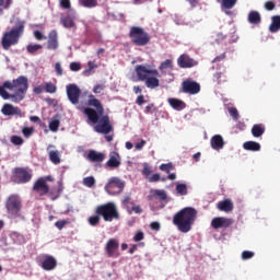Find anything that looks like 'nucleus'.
Segmentation results:
<instances>
[{
	"label": "nucleus",
	"mask_w": 280,
	"mask_h": 280,
	"mask_svg": "<svg viewBox=\"0 0 280 280\" xmlns=\"http://www.w3.org/2000/svg\"><path fill=\"white\" fill-rule=\"evenodd\" d=\"M88 106L83 109L84 115H86L89 121L91 124H95L94 130L98 135H105V139L108 143L113 141V125L110 124V117L108 115H104V105L100 100L95 98V95H89Z\"/></svg>",
	"instance_id": "nucleus-1"
},
{
	"label": "nucleus",
	"mask_w": 280,
	"mask_h": 280,
	"mask_svg": "<svg viewBox=\"0 0 280 280\" xmlns=\"http://www.w3.org/2000/svg\"><path fill=\"white\" fill-rule=\"evenodd\" d=\"M27 89H30V83L26 77L20 75L18 79L5 81L0 85V97L2 100H11L15 104H19V102L25 100Z\"/></svg>",
	"instance_id": "nucleus-2"
},
{
	"label": "nucleus",
	"mask_w": 280,
	"mask_h": 280,
	"mask_svg": "<svg viewBox=\"0 0 280 280\" xmlns=\"http://www.w3.org/2000/svg\"><path fill=\"white\" fill-rule=\"evenodd\" d=\"M196 218H198V211L195 208L186 207L175 213L173 224L177 226L180 233H189L194 222H196Z\"/></svg>",
	"instance_id": "nucleus-3"
},
{
	"label": "nucleus",
	"mask_w": 280,
	"mask_h": 280,
	"mask_svg": "<svg viewBox=\"0 0 280 280\" xmlns=\"http://www.w3.org/2000/svg\"><path fill=\"white\" fill-rule=\"evenodd\" d=\"M139 82H144L147 89H159L161 86V74L156 69H150L144 65H138L135 68Z\"/></svg>",
	"instance_id": "nucleus-4"
},
{
	"label": "nucleus",
	"mask_w": 280,
	"mask_h": 280,
	"mask_svg": "<svg viewBox=\"0 0 280 280\" xmlns=\"http://www.w3.org/2000/svg\"><path fill=\"white\" fill-rule=\"evenodd\" d=\"M23 32H25V24L23 23H20L16 27L5 32L1 39L2 49L8 51L12 45H19V38L23 36Z\"/></svg>",
	"instance_id": "nucleus-5"
},
{
	"label": "nucleus",
	"mask_w": 280,
	"mask_h": 280,
	"mask_svg": "<svg viewBox=\"0 0 280 280\" xmlns=\"http://www.w3.org/2000/svg\"><path fill=\"white\" fill-rule=\"evenodd\" d=\"M95 213H98L104 222H113V220H119V210H117V205L109 201L107 203L98 205L95 210Z\"/></svg>",
	"instance_id": "nucleus-6"
},
{
	"label": "nucleus",
	"mask_w": 280,
	"mask_h": 280,
	"mask_svg": "<svg viewBox=\"0 0 280 280\" xmlns=\"http://www.w3.org/2000/svg\"><path fill=\"white\" fill-rule=\"evenodd\" d=\"M129 38L137 47H145V45L150 44V34L141 26H131Z\"/></svg>",
	"instance_id": "nucleus-7"
},
{
	"label": "nucleus",
	"mask_w": 280,
	"mask_h": 280,
	"mask_svg": "<svg viewBox=\"0 0 280 280\" xmlns=\"http://www.w3.org/2000/svg\"><path fill=\"white\" fill-rule=\"evenodd\" d=\"M32 171H28L25 167H15L10 180L15 185H25V183H30V180H32Z\"/></svg>",
	"instance_id": "nucleus-8"
},
{
	"label": "nucleus",
	"mask_w": 280,
	"mask_h": 280,
	"mask_svg": "<svg viewBox=\"0 0 280 280\" xmlns=\"http://www.w3.org/2000/svg\"><path fill=\"white\" fill-rule=\"evenodd\" d=\"M33 191H36L38 196H47V194L50 196L51 200H56L58 196H60V189L57 190V194L54 195L55 190H49V185L45 183V178L39 177L35 184L33 185Z\"/></svg>",
	"instance_id": "nucleus-9"
},
{
	"label": "nucleus",
	"mask_w": 280,
	"mask_h": 280,
	"mask_svg": "<svg viewBox=\"0 0 280 280\" xmlns=\"http://www.w3.org/2000/svg\"><path fill=\"white\" fill-rule=\"evenodd\" d=\"M126 188V182L121 180L119 177H112L105 185V191L109 196H117L124 191Z\"/></svg>",
	"instance_id": "nucleus-10"
},
{
	"label": "nucleus",
	"mask_w": 280,
	"mask_h": 280,
	"mask_svg": "<svg viewBox=\"0 0 280 280\" xmlns=\"http://www.w3.org/2000/svg\"><path fill=\"white\" fill-rule=\"evenodd\" d=\"M5 207L7 211H9L12 215H19L22 207L19 195H11L7 200Z\"/></svg>",
	"instance_id": "nucleus-11"
},
{
	"label": "nucleus",
	"mask_w": 280,
	"mask_h": 280,
	"mask_svg": "<svg viewBox=\"0 0 280 280\" xmlns=\"http://www.w3.org/2000/svg\"><path fill=\"white\" fill-rule=\"evenodd\" d=\"M182 91L183 93H187L188 95H198V93L200 92V83L191 79H187L182 83Z\"/></svg>",
	"instance_id": "nucleus-12"
},
{
	"label": "nucleus",
	"mask_w": 280,
	"mask_h": 280,
	"mask_svg": "<svg viewBox=\"0 0 280 280\" xmlns=\"http://www.w3.org/2000/svg\"><path fill=\"white\" fill-rule=\"evenodd\" d=\"M39 266L43 270L50 272L51 270H56L58 266V260H56V257L51 255H44L40 258Z\"/></svg>",
	"instance_id": "nucleus-13"
},
{
	"label": "nucleus",
	"mask_w": 280,
	"mask_h": 280,
	"mask_svg": "<svg viewBox=\"0 0 280 280\" xmlns=\"http://www.w3.org/2000/svg\"><path fill=\"white\" fill-rule=\"evenodd\" d=\"M67 95L71 104H80V95H82V90H80L77 84H69L67 85Z\"/></svg>",
	"instance_id": "nucleus-14"
},
{
	"label": "nucleus",
	"mask_w": 280,
	"mask_h": 280,
	"mask_svg": "<svg viewBox=\"0 0 280 280\" xmlns=\"http://www.w3.org/2000/svg\"><path fill=\"white\" fill-rule=\"evenodd\" d=\"M119 241L109 238L105 246V252L109 257H119Z\"/></svg>",
	"instance_id": "nucleus-15"
},
{
	"label": "nucleus",
	"mask_w": 280,
	"mask_h": 280,
	"mask_svg": "<svg viewBox=\"0 0 280 280\" xmlns=\"http://www.w3.org/2000/svg\"><path fill=\"white\" fill-rule=\"evenodd\" d=\"M233 224L232 219L224 217H215L211 221L212 229H229Z\"/></svg>",
	"instance_id": "nucleus-16"
},
{
	"label": "nucleus",
	"mask_w": 280,
	"mask_h": 280,
	"mask_svg": "<svg viewBox=\"0 0 280 280\" xmlns=\"http://www.w3.org/2000/svg\"><path fill=\"white\" fill-rule=\"evenodd\" d=\"M177 65L180 69H191V67H198V61L188 55H182L177 59Z\"/></svg>",
	"instance_id": "nucleus-17"
},
{
	"label": "nucleus",
	"mask_w": 280,
	"mask_h": 280,
	"mask_svg": "<svg viewBox=\"0 0 280 280\" xmlns=\"http://www.w3.org/2000/svg\"><path fill=\"white\" fill-rule=\"evenodd\" d=\"M1 113L2 115H4L5 117H13V115H16L18 117L22 116V112L21 108L10 104V103H5L2 108H1Z\"/></svg>",
	"instance_id": "nucleus-18"
},
{
	"label": "nucleus",
	"mask_w": 280,
	"mask_h": 280,
	"mask_svg": "<svg viewBox=\"0 0 280 280\" xmlns=\"http://www.w3.org/2000/svg\"><path fill=\"white\" fill-rule=\"evenodd\" d=\"M58 47H60V44L58 42V32L50 31L48 34L47 49H49V51H56Z\"/></svg>",
	"instance_id": "nucleus-19"
},
{
	"label": "nucleus",
	"mask_w": 280,
	"mask_h": 280,
	"mask_svg": "<svg viewBox=\"0 0 280 280\" xmlns=\"http://www.w3.org/2000/svg\"><path fill=\"white\" fill-rule=\"evenodd\" d=\"M107 167H110V170H117L119 165H121V156L118 152H112L109 154V160L106 162Z\"/></svg>",
	"instance_id": "nucleus-20"
},
{
	"label": "nucleus",
	"mask_w": 280,
	"mask_h": 280,
	"mask_svg": "<svg viewBox=\"0 0 280 280\" xmlns=\"http://www.w3.org/2000/svg\"><path fill=\"white\" fill-rule=\"evenodd\" d=\"M104 159H106V154L102 152L90 150L88 153V161H91V163H102Z\"/></svg>",
	"instance_id": "nucleus-21"
},
{
	"label": "nucleus",
	"mask_w": 280,
	"mask_h": 280,
	"mask_svg": "<svg viewBox=\"0 0 280 280\" xmlns=\"http://www.w3.org/2000/svg\"><path fill=\"white\" fill-rule=\"evenodd\" d=\"M51 148H56L54 144H49L47 147V152L49 156V161L54 163V165H60L61 160H60V151H51Z\"/></svg>",
	"instance_id": "nucleus-22"
},
{
	"label": "nucleus",
	"mask_w": 280,
	"mask_h": 280,
	"mask_svg": "<svg viewBox=\"0 0 280 280\" xmlns=\"http://www.w3.org/2000/svg\"><path fill=\"white\" fill-rule=\"evenodd\" d=\"M217 207L219 211H224L225 213H230V211H233V201H231V199H225L223 201H219Z\"/></svg>",
	"instance_id": "nucleus-23"
},
{
	"label": "nucleus",
	"mask_w": 280,
	"mask_h": 280,
	"mask_svg": "<svg viewBox=\"0 0 280 280\" xmlns=\"http://www.w3.org/2000/svg\"><path fill=\"white\" fill-rule=\"evenodd\" d=\"M211 148L213 150H222L224 148V139L222 136L217 135L211 138Z\"/></svg>",
	"instance_id": "nucleus-24"
},
{
	"label": "nucleus",
	"mask_w": 280,
	"mask_h": 280,
	"mask_svg": "<svg viewBox=\"0 0 280 280\" xmlns=\"http://www.w3.org/2000/svg\"><path fill=\"white\" fill-rule=\"evenodd\" d=\"M167 102L175 110H184V108H187V104L178 98H168Z\"/></svg>",
	"instance_id": "nucleus-25"
},
{
	"label": "nucleus",
	"mask_w": 280,
	"mask_h": 280,
	"mask_svg": "<svg viewBox=\"0 0 280 280\" xmlns=\"http://www.w3.org/2000/svg\"><path fill=\"white\" fill-rule=\"evenodd\" d=\"M266 132V126L264 124H256L252 127V135L256 139H259Z\"/></svg>",
	"instance_id": "nucleus-26"
},
{
	"label": "nucleus",
	"mask_w": 280,
	"mask_h": 280,
	"mask_svg": "<svg viewBox=\"0 0 280 280\" xmlns=\"http://www.w3.org/2000/svg\"><path fill=\"white\" fill-rule=\"evenodd\" d=\"M243 148L249 152H259V150H261V144L255 141H246L244 142Z\"/></svg>",
	"instance_id": "nucleus-27"
},
{
	"label": "nucleus",
	"mask_w": 280,
	"mask_h": 280,
	"mask_svg": "<svg viewBox=\"0 0 280 280\" xmlns=\"http://www.w3.org/2000/svg\"><path fill=\"white\" fill-rule=\"evenodd\" d=\"M248 23L252 25H259L261 23V14L258 11H250L248 13Z\"/></svg>",
	"instance_id": "nucleus-28"
},
{
	"label": "nucleus",
	"mask_w": 280,
	"mask_h": 280,
	"mask_svg": "<svg viewBox=\"0 0 280 280\" xmlns=\"http://www.w3.org/2000/svg\"><path fill=\"white\" fill-rule=\"evenodd\" d=\"M212 82L215 84H222V82H226V73L224 71L214 72L212 75Z\"/></svg>",
	"instance_id": "nucleus-29"
},
{
	"label": "nucleus",
	"mask_w": 280,
	"mask_h": 280,
	"mask_svg": "<svg viewBox=\"0 0 280 280\" xmlns=\"http://www.w3.org/2000/svg\"><path fill=\"white\" fill-rule=\"evenodd\" d=\"M271 24L269 26L270 32L276 33L280 31V15H273L271 18Z\"/></svg>",
	"instance_id": "nucleus-30"
},
{
	"label": "nucleus",
	"mask_w": 280,
	"mask_h": 280,
	"mask_svg": "<svg viewBox=\"0 0 280 280\" xmlns=\"http://www.w3.org/2000/svg\"><path fill=\"white\" fill-rule=\"evenodd\" d=\"M40 49H43V45H40V44H28L26 46V51L31 56H36V54H38V51H40Z\"/></svg>",
	"instance_id": "nucleus-31"
},
{
	"label": "nucleus",
	"mask_w": 280,
	"mask_h": 280,
	"mask_svg": "<svg viewBox=\"0 0 280 280\" xmlns=\"http://www.w3.org/2000/svg\"><path fill=\"white\" fill-rule=\"evenodd\" d=\"M100 222H102V217L100 213H95L88 219L90 226H100Z\"/></svg>",
	"instance_id": "nucleus-32"
},
{
	"label": "nucleus",
	"mask_w": 280,
	"mask_h": 280,
	"mask_svg": "<svg viewBox=\"0 0 280 280\" xmlns=\"http://www.w3.org/2000/svg\"><path fill=\"white\" fill-rule=\"evenodd\" d=\"M237 5V0H221V8L223 10H233Z\"/></svg>",
	"instance_id": "nucleus-33"
},
{
	"label": "nucleus",
	"mask_w": 280,
	"mask_h": 280,
	"mask_svg": "<svg viewBox=\"0 0 280 280\" xmlns=\"http://www.w3.org/2000/svg\"><path fill=\"white\" fill-rule=\"evenodd\" d=\"M61 25H63V27H75V22H73V18L71 16H66V18H61Z\"/></svg>",
	"instance_id": "nucleus-34"
},
{
	"label": "nucleus",
	"mask_w": 280,
	"mask_h": 280,
	"mask_svg": "<svg viewBox=\"0 0 280 280\" xmlns=\"http://www.w3.org/2000/svg\"><path fill=\"white\" fill-rule=\"evenodd\" d=\"M13 0H0V16L3 15V10L12 8Z\"/></svg>",
	"instance_id": "nucleus-35"
},
{
	"label": "nucleus",
	"mask_w": 280,
	"mask_h": 280,
	"mask_svg": "<svg viewBox=\"0 0 280 280\" xmlns=\"http://www.w3.org/2000/svg\"><path fill=\"white\" fill-rule=\"evenodd\" d=\"M165 69H174V62L172 61V59H166L160 65V71L164 72Z\"/></svg>",
	"instance_id": "nucleus-36"
},
{
	"label": "nucleus",
	"mask_w": 280,
	"mask_h": 280,
	"mask_svg": "<svg viewBox=\"0 0 280 280\" xmlns=\"http://www.w3.org/2000/svg\"><path fill=\"white\" fill-rule=\"evenodd\" d=\"M127 212L129 213V215H132V213L141 215V213H143V208H141V206H132L131 208L127 207Z\"/></svg>",
	"instance_id": "nucleus-37"
},
{
	"label": "nucleus",
	"mask_w": 280,
	"mask_h": 280,
	"mask_svg": "<svg viewBox=\"0 0 280 280\" xmlns=\"http://www.w3.org/2000/svg\"><path fill=\"white\" fill-rule=\"evenodd\" d=\"M153 196L159 198V200H167V192L165 190L155 189L153 190Z\"/></svg>",
	"instance_id": "nucleus-38"
},
{
	"label": "nucleus",
	"mask_w": 280,
	"mask_h": 280,
	"mask_svg": "<svg viewBox=\"0 0 280 280\" xmlns=\"http://www.w3.org/2000/svg\"><path fill=\"white\" fill-rule=\"evenodd\" d=\"M176 191L179 196H187V184H177Z\"/></svg>",
	"instance_id": "nucleus-39"
},
{
	"label": "nucleus",
	"mask_w": 280,
	"mask_h": 280,
	"mask_svg": "<svg viewBox=\"0 0 280 280\" xmlns=\"http://www.w3.org/2000/svg\"><path fill=\"white\" fill-rule=\"evenodd\" d=\"M58 128H60V120L54 119L49 122V130L51 132H58Z\"/></svg>",
	"instance_id": "nucleus-40"
},
{
	"label": "nucleus",
	"mask_w": 280,
	"mask_h": 280,
	"mask_svg": "<svg viewBox=\"0 0 280 280\" xmlns=\"http://www.w3.org/2000/svg\"><path fill=\"white\" fill-rule=\"evenodd\" d=\"M56 91H58V89L56 88V84L48 82L45 84V92L46 93H50L54 94L56 93Z\"/></svg>",
	"instance_id": "nucleus-41"
},
{
	"label": "nucleus",
	"mask_w": 280,
	"mask_h": 280,
	"mask_svg": "<svg viewBox=\"0 0 280 280\" xmlns=\"http://www.w3.org/2000/svg\"><path fill=\"white\" fill-rule=\"evenodd\" d=\"M83 185L85 187H90V188L93 187V185H95V177H93V176L84 177Z\"/></svg>",
	"instance_id": "nucleus-42"
},
{
	"label": "nucleus",
	"mask_w": 280,
	"mask_h": 280,
	"mask_svg": "<svg viewBox=\"0 0 280 280\" xmlns=\"http://www.w3.org/2000/svg\"><path fill=\"white\" fill-rule=\"evenodd\" d=\"M160 170H161V172H165L166 174H170V172H172V170H174V164H172V163L161 164Z\"/></svg>",
	"instance_id": "nucleus-43"
},
{
	"label": "nucleus",
	"mask_w": 280,
	"mask_h": 280,
	"mask_svg": "<svg viewBox=\"0 0 280 280\" xmlns=\"http://www.w3.org/2000/svg\"><path fill=\"white\" fill-rule=\"evenodd\" d=\"M82 5L84 8H96L97 5V0H83Z\"/></svg>",
	"instance_id": "nucleus-44"
},
{
	"label": "nucleus",
	"mask_w": 280,
	"mask_h": 280,
	"mask_svg": "<svg viewBox=\"0 0 280 280\" xmlns=\"http://www.w3.org/2000/svg\"><path fill=\"white\" fill-rule=\"evenodd\" d=\"M229 114L231 115V117L237 121V119H240V112H237V108L235 107H231L229 108Z\"/></svg>",
	"instance_id": "nucleus-45"
},
{
	"label": "nucleus",
	"mask_w": 280,
	"mask_h": 280,
	"mask_svg": "<svg viewBox=\"0 0 280 280\" xmlns=\"http://www.w3.org/2000/svg\"><path fill=\"white\" fill-rule=\"evenodd\" d=\"M142 174L148 178L150 174H152V167L148 163H144L143 168H142Z\"/></svg>",
	"instance_id": "nucleus-46"
},
{
	"label": "nucleus",
	"mask_w": 280,
	"mask_h": 280,
	"mask_svg": "<svg viewBox=\"0 0 280 280\" xmlns=\"http://www.w3.org/2000/svg\"><path fill=\"white\" fill-rule=\"evenodd\" d=\"M67 224H69V221H67V220H60V221H57V222L55 223V226H56L59 231H62V230L67 226Z\"/></svg>",
	"instance_id": "nucleus-47"
},
{
	"label": "nucleus",
	"mask_w": 280,
	"mask_h": 280,
	"mask_svg": "<svg viewBox=\"0 0 280 280\" xmlns=\"http://www.w3.org/2000/svg\"><path fill=\"white\" fill-rule=\"evenodd\" d=\"M253 257H255V253H254V252L244 250V252L242 253V259H243V260L253 259Z\"/></svg>",
	"instance_id": "nucleus-48"
},
{
	"label": "nucleus",
	"mask_w": 280,
	"mask_h": 280,
	"mask_svg": "<svg viewBox=\"0 0 280 280\" xmlns=\"http://www.w3.org/2000/svg\"><path fill=\"white\" fill-rule=\"evenodd\" d=\"M59 5L63 10H69L71 8V0H59Z\"/></svg>",
	"instance_id": "nucleus-49"
},
{
	"label": "nucleus",
	"mask_w": 280,
	"mask_h": 280,
	"mask_svg": "<svg viewBox=\"0 0 280 280\" xmlns=\"http://www.w3.org/2000/svg\"><path fill=\"white\" fill-rule=\"evenodd\" d=\"M11 142L13 143V145H23V138L19 136H13L11 137Z\"/></svg>",
	"instance_id": "nucleus-50"
},
{
	"label": "nucleus",
	"mask_w": 280,
	"mask_h": 280,
	"mask_svg": "<svg viewBox=\"0 0 280 280\" xmlns=\"http://www.w3.org/2000/svg\"><path fill=\"white\" fill-rule=\"evenodd\" d=\"M144 237L145 234L143 233V231H138L133 236V242H141L142 240H144Z\"/></svg>",
	"instance_id": "nucleus-51"
},
{
	"label": "nucleus",
	"mask_w": 280,
	"mask_h": 280,
	"mask_svg": "<svg viewBox=\"0 0 280 280\" xmlns=\"http://www.w3.org/2000/svg\"><path fill=\"white\" fill-rule=\"evenodd\" d=\"M24 137L30 138L32 135H34V128L32 127H24L22 130Z\"/></svg>",
	"instance_id": "nucleus-52"
},
{
	"label": "nucleus",
	"mask_w": 280,
	"mask_h": 280,
	"mask_svg": "<svg viewBox=\"0 0 280 280\" xmlns=\"http://www.w3.org/2000/svg\"><path fill=\"white\" fill-rule=\"evenodd\" d=\"M147 179L149 183H159V180H161V174L155 173L152 176H149Z\"/></svg>",
	"instance_id": "nucleus-53"
},
{
	"label": "nucleus",
	"mask_w": 280,
	"mask_h": 280,
	"mask_svg": "<svg viewBox=\"0 0 280 280\" xmlns=\"http://www.w3.org/2000/svg\"><path fill=\"white\" fill-rule=\"evenodd\" d=\"M130 200H132V198L130 197V195H127V196H125L124 197V199H122V205L126 207V209H128V205H135V201H131L130 202Z\"/></svg>",
	"instance_id": "nucleus-54"
},
{
	"label": "nucleus",
	"mask_w": 280,
	"mask_h": 280,
	"mask_svg": "<svg viewBox=\"0 0 280 280\" xmlns=\"http://www.w3.org/2000/svg\"><path fill=\"white\" fill-rule=\"evenodd\" d=\"M82 69V65L80 62H71L70 63V71H80Z\"/></svg>",
	"instance_id": "nucleus-55"
},
{
	"label": "nucleus",
	"mask_w": 280,
	"mask_h": 280,
	"mask_svg": "<svg viewBox=\"0 0 280 280\" xmlns=\"http://www.w3.org/2000/svg\"><path fill=\"white\" fill-rule=\"evenodd\" d=\"M34 36H35L36 40H47V37L45 35H43V32H40V31H35Z\"/></svg>",
	"instance_id": "nucleus-56"
},
{
	"label": "nucleus",
	"mask_w": 280,
	"mask_h": 280,
	"mask_svg": "<svg viewBox=\"0 0 280 280\" xmlns=\"http://www.w3.org/2000/svg\"><path fill=\"white\" fill-rule=\"evenodd\" d=\"M88 67L89 69L84 70V73H89L93 71V69H97V63H95V61H89Z\"/></svg>",
	"instance_id": "nucleus-57"
},
{
	"label": "nucleus",
	"mask_w": 280,
	"mask_h": 280,
	"mask_svg": "<svg viewBox=\"0 0 280 280\" xmlns=\"http://www.w3.org/2000/svg\"><path fill=\"white\" fill-rule=\"evenodd\" d=\"M145 96H143V95H139L138 97H137V100H136V104L138 105V106H143V104H145Z\"/></svg>",
	"instance_id": "nucleus-58"
},
{
	"label": "nucleus",
	"mask_w": 280,
	"mask_h": 280,
	"mask_svg": "<svg viewBox=\"0 0 280 280\" xmlns=\"http://www.w3.org/2000/svg\"><path fill=\"white\" fill-rule=\"evenodd\" d=\"M276 7H277V5H276L275 2H272V1H267V2L265 3V8H266V10H268V11L275 10Z\"/></svg>",
	"instance_id": "nucleus-59"
},
{
	"label": "nucleus",
	"mask_w": 280,
	"mask_h": 280,
	"mask_svg": "<svg viewBox=\"0 0 280 280\" xmlns=\"http://www.w3.org/2000/svg\"><path fill=\"white\" fill-rule=\"evenodd\" d=\"M150 229L152 230V231H161V223H159V222H152L151 224H150Z\"/></svg>",
	"instance_id": "nucleus-60"
},
{
	"label": "nucleus",
	"mask_w": 280,
	"mask_h": 280,
	"mask_svg": "<svg viewBox=\"0 0 280 280\" xmlns=\"http://www.w3.org/2000/svg\"><path fill=\"white\" fill-rule=\"evenodd\" d=\"M104 89V85H102V84H96V85H94V88H93V93H95V94H100V93H102V90Z\"/></svg>",
	"instance_id": "nucleus-61"
},
{
	"label": "nucleus",
	"mask_w": 280,
	"mask_h": 280,
	"mask_svg": "<svg viewBox=\"0 0 280 280\" xmlns=\"http://www.w3.org/2000/svg\"><path fill=\"white\" fill-rule=\"evenodd\" d=\"M55 70L57 75H62V66L60 65V62L55 63Z\"/></svg>",
	"instance_id": "nucleus-62"
},
{
	"label": "nucleus",
	"mask_w": 280,
	"mask_h": 280,
	"mask_svg": "<svg viewBox=\"0 0 280 280\" xmlns=\"http://www.w3.org/2000/svg\"><path fill=\"white\" fill-rule=\"evenodd\" d=\"M143 145H145V140H141L140 142H137L135 148L136 150H143Z\"/></svg>",
	"instance_id": "nucleus-63"
},
{
	"label": "nucleus",
	"mask_w": 280,
	"mask_h": 280,
	"mask_svg": "<svg viewBox=\"0 0 280 280\" xmlns=\"http://www.w3.org/2000/svg\"><path fill=\"white\" fill-rule=\"evenodd\" d=\"M224 58H226V54H225V52H223L222 55L215 57V58L212 60V62H220V61L224 60Z\"/></svg>",
	"instance_id": "nucleus-64"
}]
</instances>
